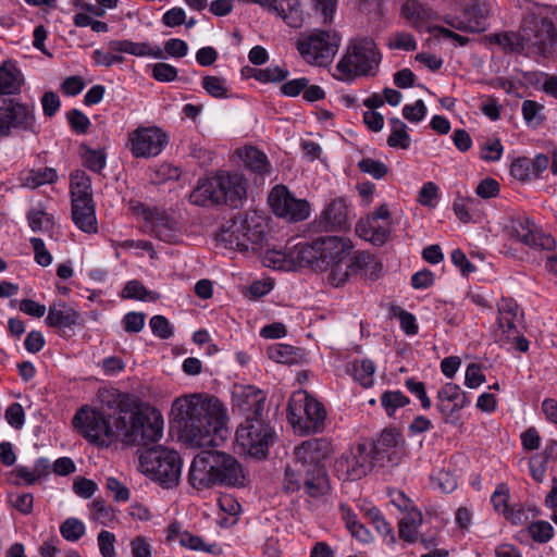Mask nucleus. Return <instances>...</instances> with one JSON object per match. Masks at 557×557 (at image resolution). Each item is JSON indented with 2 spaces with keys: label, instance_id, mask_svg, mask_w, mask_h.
<instances>
[{
  "label": "nucleus",
  "instance_id": "nucleus-60",
  "mask_svg": "<svg viewBox=\"0 0 557 557\" xmlns=\"http://www.w3.org/2000/svg\"><path fill=\"white\" fill-rule=\"evenodd\" d=\"M500 190L499 183L492 177L482 180L475 188V194L483 199L497 197Z\"/></svg>",
  "mask_w": 557,
  "mask_h": 557
},
{
  "label": "nucleus",
  "instance_id": "nucleus-62",
  "mask_svg": "<svg viewBox=\"0 0 557 557\" xmlns=\"http://www.w3.org/2000/svg\"><path fill=\"white\" fill-rule=\"evenodd\" d=\"M146 314L143 312H128L123 318V327L127 333H138L145 325Z\"/></svg>",
  "mask_w": 557,
  "mask_h": 557
},
{
  "label": "nucleus",
  "instance_id": "nucleus-14",
  "mask_svg": "<svg viewBox=\"0 0 557 557\" xmlns=\"http://www.w3.org/2000/svg\"><path fill=\"white\" fill-rule=\"evenodd\" d=\"M341 37L336 32L314 29L297 40L301 58L311 65L327 66L338 51Z\"/></svg>",
  "mask_w": 557,
  "mask_h": 557
},
{
  "label": "nucleus",
  "instance_id": "nucleus-17",
  "mask_svg": "<svg viewBox=\"0 0 557 557\" xmlns=\"http://www.w3.org/2000/svg\"><path fill=\"white\" fill-rule=\"evenodd\" d=\"M265 400L267 394L253 385L235 384L233 387V411H238L245 419L267 416Z\"/></svg>",
  "mask_w": 557,
  "mask_h": 557
},
{
  "label": "nucleus",
  "instance_id": "nucleus-20",
  "mask_svg": "<svg viewBox=\"0 0 557 557\" xmlns=\"http://www.w3.org/2000/svg\"><path fill=\"white\" fill-rule=\"evenodd\" d=\"M510 235L531 248L554 250L556 246V240L552 235L545 234L541 230L532 228L528 219L515 221Z\"/></svg>",
  "mask_w": 557,
  "mask_h": 557
},
{
  "label": "nucleus",
  "instance_id": "nucleus-44",
  "mask_svg": "<svg viewBox=\"0 0 557 557\" xmlns=\"http://www.w3.org/2000/svg\"><path fill=\"white\" fill-rule=\"evenodd\" d=\"M331 272L327 276V281L334 287L344 285L350 275H355L350 268H348V258L345 261H338L336 264H332L329 269Z\"/></svg>",
  "mask_w": 557,
  "mask_h": 557
},
{
  "label": "nucleus",
  "instance_id": "nucleus-8",
  "mask_svg": "<svg viewBox=\"0 0 557 557\" xmlns=\"http://www.w3.org/2000/svg\"><path fill=\"white\" fill-rule=\"evenodd\" d=\"M382 60V54L373 38L356 37L347 46L345 54L336 64L339 79L351 82L358 76H374Z\"/></svg>",
  "mask_w": 557,
  "mask_h": 557
},
{
  "label": "nucleus",
  "instance_id": "nucleus-36",
  "mask_svg": "<svg viewBox=\"0 0 557 557\" xmlns=\"http://www.w3.org/2000/svg\"><path fill=\"white\" fill-rule=\"evenodd\" d=\"M389 318H397L400 323V329L407 335H417L419 332V326L417 323L416 317L403 309L400 306L392 304L388 308Z\"/></svg>",
  "mask_w": 557,
  "mask_h": 557
},
{
  "label": "nucleus",
  "instance_id": "nucleus-30",
  "mask_svg": "<svg viewBox=\"0 0 557 557\" xmlns=\"http://www.w3.org/2000/svg\"><path fill=\"white\" fill-rule=\"evenodd\" d=\"M364 518L373 524L374 529L380 533L387 544L394 545L396 543V536L394 529L389 522L381 513L380 509L372 506L369 508H362Z\"/></svg>",
  "mask_w": 557,
  "mask_h": 557
},
{
  "label": "nucleus",
  "instance_id": "nucleus-25",
  "mask_svg": "<svg viewBox=\"0 0 557 557\" xmlns=\"http://www.w3.org/2000/svg\"><path fill=\"white\" fill-rule=\"evenodd\" d=\"M72 205V220L85 233H97V219L94 200H76Z\"/></svg>",
  "mask_w": 557,
  "mask_h": 557
},
{
  "label": "nucleus",
  "instance_id": "nucleus-9",
  "mask_svg": "<svg viewBox=\"0 0 557 557\" xmlns=\"http://www.w3.org/2000/svg\"><path fill=\"white\" fill-rule=\"evenodd\" d=\"M154 442H151L153 444ZM140 446L139 466L143 472L151 475L163 487L176 485L181 475L182 460L180 454L161 445Z\"/></svg>",
  "mask_w": 557,
  "mask_h": 557
},
{
  "label": "nucleus",
  "instance_id": "nucleus-54",
  "mask_svg": "<svg viewBox=\"0 0 557 557\" xmlns=\"http://www.w3.org/2000/svg\"><path fill=\"white\" fill-rule=\"evenodd\" d=\"M509 488L507 484L500 483L496 486L492 495V503L496 511L507 515L508 512Z\"/></svg>",
  "mask_w": 557,
  "mask_h": 557
},
{
  "label": "nucleus",
  "instance_id": "nucleus-38",
  "mask_svg": "<svg viewBox=\"0 0 557 557\" xmlns=\"http://www.w3.org/2000/svg\"><path fill=\"white\" fill-rule=\"evenodd\" d=\"M289 75V71L286 66H269L265 69L253 70V78L260 83H282Z\"/></svg>",
  "mask_w": 557,
  "mask_h": 557
},
{
  "label": "nucleus",
  "instance_id": "nucleus-50",
  "mask_svg": "<svg viewBox=\"0 0 557 557\" xmlns=\"http://www.w3.org/2000/svg\"><path fill=\"white\" fill-rule=\"evenodd\" d=\"M202 88L213 98H226L227 88L225 79L219 76L207 75L202 77Z\"/></svg>",
  "mask_w": 557,
  "mask_h": 557
},
{
  "label": "nucleus",
  "instance_id": "nucleus-40",
  "mask_svg": "<svg viewBox=\"0 0 557 557\" xmlns=\"http://www.w3.org/2000/svg\"><path fill=\"white\" fill-rule=\"evenodd\" d=\"M123 298L138 299L145 301L147 299L156 300V296L149 292L145 285L137 280H132L126 283L122 292Z\"/></svg>",
  "mask_w": 557,
  "mask_h": 557
},
{
  "label": "nucleus",
  "instance_id": "nucleus-63",
  "mask_svg": "<svg viewBox=\"0 0 557 557\" xmlns=\"http://www.w3.org/2000/svg\"><path fill=\"white\" fill-rule=\"evenodd\" d=\"M437 197H438L437 185L433 182H428L421 187V189L419 191V196H418V201L422 206L434 208L435 200L437 199Z\"/></svg>",
  "mask_w": 557,
  "mask_h": 557
},
{
  "label": "nucleus",
  "instance_id": "nucleus-51",
  "mask_svg": "<svg viewBox=\"0 0 557 557\" xmlns=\"http://www.w3.org/2000/svg\"><path fill=\"white\" fill-rule=\"evenodd\" d=\"M406 388L414 395L421 403V407L424 410H429L432 406V401L426 394L425 384L421 381H417L414 377H409L405 381Z\"/></svg>",
  "mask_w": 557,
  "mask_h": 557
},
{
  "label": "nucleus",
  "instance_id": "nucleus-19",
  "mask_svg": "<svg viewBox=\"0 0 557 557\" xmlns=\"http://www.w3.org/2000/svg\"><path fill=\"white\" fill-rule=\"evenodd\" d=\"M401 434L396 429H384L376 440H368L372 458L377 467H386L395 462L396 447Z\"/></svg>",
  "mask_w": 557,
  "mask_h": 557
},
{
  "label": "nucleus",
  "instance_id": "nucleus-35",
  "mask_svg": "<svg viewBox=\"0 0 557 557\" xmlns=\"http://www.w3.org/2000/svg\"><path fill=\"white\" fill-rule=\"evenodd\" d=\"M380 401L386 414L392 418L397 409L410 404V398L400 391H385L382 393Z\"/></svg>",
  "mask_w": 557,
  "mask_h": 557
},
{
  "label": "nucleus",
  "instance_id": "nucleus-55",
  "mask_svg": "<svg viewBox=\"0 0 557 557\" xmlns=\"http://www.w3.org/2000/svg\"><path fill=\"white\" fill-rule=\"evenodd\" d=\"M58 178L57 171L52 168H45L44 170L33 171L32 176L27 178V184L33 187H38L44 184H51Z\"/></svg>",
  "mask_w": 557,
  "mask_h": 557
},
{
  "label": "nucleus",
  "instance_id": "nucleus-5",
  "mask_svg": "<svg viewBox=\"0 0 557 557\" xmlns=\"http://www.w3.org/2000/svg\"><path fill=\"white\" fill-rule=\"evenodd\" d=\"M188 481L197 490L214 485L239 487L245 485V475L239 461L230 454L208 450L194 458Z\"/></svg>",
  "mask_w": 557,
  "mask_h": 557
},
{
  "label": "nucleus",
  "instance_id": "nucleus-27",
  "mask_svg": "<svg viewBox=\"0 0 557 557\" xmlns=\"http://www.w3.org/2000/svg\"><path fill=\"white\" fill-rule=\"evenodd\" d=\"M401 15L410 21L417 30L421 32L424 25L433 18L434 12L419 0H407L401 5Z\"/></svg>",
  "mask_w": 557,
  "mask_h": 557
},
{
  "label": "nucleus",
  "instance_id": "nucleus-6",
  "mask_svg": "<svg viewBox=\"0 0 557 557\" xmlns=\"http://www.w3.org/2000/svg\"><path fill=\"white\" fill-rule=\"evenodd\" d=\"M247 199V181L237 172L218 171L213 176L199 180L190 194L196 206L225 205L237 209Z\"/></svg>",
  "mask_w": 557,
  "mask_h": 557
},
{
  "label": "nucleus",
  "instance_id": "nucleus-37",
  "mask_svg": "<svg viewBox=\"0 0 557 557\" xmlns=\"http://www.w3.org/2000/svg\"><path fill=\"white\" fill-rule=\"evenodd\" d=\"M268 357L277 363L293 364L297 362L298 352L294 346L276 344L268 348Z\"/></svg>",
  "mask_w": 557,
  "mask_h": 557
},
{
  "label": "nucleus",
  "instance_id": "nucleus-10",
  "mask_svg": "<svg viewBox=\"0 0 557 557\" xmlns=\"http://www.w3.org/2000/svg\"><path fill=\"white\" fill-rule=\"evenodd\" d=\"M287 420L301 434L319 433L325 428L326 410L308 393L293 395L287 403Z\"/></svg>",
  "mask_w": 557,
  "mask_h": 557
},
{
  "label": "nucleus",
  "instance_id": "nucleus-31",
  "mask_svg": "<svg viewBox=\"0 0 557 557\" xmlns=\"http://www.w3.org/2000/svg\"><path fill=\"white\" fill-rule=\"evenodd\" d=\"M243 161L248 170L260 176L271 173V164L265 153L255 147L245 149Z\"/></svg>",
  "mask_w": 557,
  "mask_h": 557
},
{
  "label": "nucleus",
  "instance_id": "nucleus-3",
  "mask_svg": "<svg viewBox=\"0 0 557 557\" xmlns=\"http://www.w3.org/2000/svg\"><path fill=\"white\" fill-rule=\"evenodd\" d=\"M332 451V443L325 437L310 438L295 447V457L285 468L283 491L292 494L304 488L312 498L326 495L331 485L324 460Z\"/></svg>",
  "mask_w": 557,
  "mask_h": 557
},
{
  "label": "nucleus",
  "instance_id": "nucleus-2",
  "mask_svg": "<svg viewBox=\"0 0 557 557\" xmlns=\"http://www.w3.org/2000/svg\"><path fill=\"white\" fill-rule=\"evenodd\" d=\"M181 438L194 447L214 445V436L227 432V412L214 395L191 394L178 397L172 406Z\"/></svg>",
  "mask_w": 557,
  "mask_h": 557
},
{
  "label": "nucleus",
  "instance_id": "nucleus-49",
  "mask_svg": "<svg viewBox=\"0 0 557 557\" xmlns=\"http://www.w3.org/2000/svg\"><path fill=\"white\" fill-rule=\"evenodd\" d=\"M543 106L534 100H524L522 102V115L524 121L534 127H537L544 121V116L540 114Z\"/></svg>",
  "mask_w": 557,
  "mask_h": 557
},
{
  "label": "nucleus",
  "instance_id": "nucleus-48",
  "mask_svg": "<svg viewBox=\"0 0 557 557\" xmlns=\"http://www.w3.org/2000/svg\"><path fill=\"white\" fill-rule=\"evenodd\" d=\"M532 540L536 543H547L554 535V529L547 521H535L528 527Z\"/></svg>",
  "mask_w": 557,
  "mask_h": 557
},
{
  "label": "nucleus",
  "instance_id": "nucleus-52",
  "mask_svg": "<svg viewBox=\"0 0 557 557\" xmlns=\"http://www.w3.org/2000/svg\"><path fill=\"white\" fill-rule=\"evenodd\" d=\"M67 122L76 134H86L90 127L88 116L78 109H72L66 113Z\"/></svg>",
  "mask_w": 557,
  "mask_h": 557
},
{
  "label": "nucleus",
  "instance_id": "nucleus-33",
  "mask_svg": "<svg viewBox=\"0 0 557 557\" xmlns=\"http://www.w3.org/2000/svg\"><path fill=\"white\" fill-rule=\"evenodd\" d=\"M391 134L387 137V145L391 148L408 149L410 147V136L407 132V125L398 117H391Z\"/></svg>",
  "mask_w": 557,
  "mask_h": 557
},
{
  "label": "nucleus",
  "instance_id": "nucleus-32",
  "mask_svg": "<svg viewBox=\"0 0 557 557\" xmlns=\"http://www.w3.org/2000/svg\"><path fill=\"white\" fill-rule=\"evenodd\" d=\"M490 14V4L485 0H471L463 7L462 15L471 23L480 26V32L485 28V20Z\"/></svg>",
  "mask_w": 557,
  "mask_h": 557
},
{
  "label": "nucleus",
  "instance_id": "nucleus-1",
  "mask_svg": "<svg viewBox=\"0 0 557 557\" xmlns=\"http://www.w3.org/2000/svg\"><path fill=\"white\" fill-rule=\"evenodd\" d=\"M72 423L89 443L106 448L117 441L127 446H145L158 442L163 431L161 412L126 393L119 394L113 405L108 401V410L81 407Z\"/></svg>",
  "mask_w": 557,
  "mask_h": 557
},
{
  "label": "nucleus",
  "instance_id": "nucleus-43",
  "mask_svg": "<svg viewBox=\"0 0 557 557\" xmlns=\"http://www.w3.org/2000/svg\"><path fill=\"white\" fill-rule=\"evenodd\" d=\"M81 149H85L84 165L92 172L100 173L106 166V152L91 149L86 145H82Z\"/></svg>",
  "mask_w": 557,
  "mask_h": 557
},
{
  "label": "nucleus",
  "instance_id": "nucleus-21",
  "mask_svg": "<svg viewBox=\"0 0 557 557\" xmlns=\"http://www.w3.org/2000/svg\"><path fill=\"white\" fill-rule=\"evenodd\" d=\"M141 208L145 221L153 224L156 236L165 243H175L178 232L177 220L171 216L165 210H161L157 207L149 208L141 206Z\"/></svg>",
  "mask_w": 557,
  "mask_h": 557
},
{
  "label": "nucleus",
  "instance_id": "nucleus-26",
  "mask_svg": "<svg viewBox=\"0 0 557 557\" xmlns=\"http://www.w3.org/2000/svg\"><path fill=\"white\" fill-rule=\"evenodd\" d=\"M111 51L119 53H129L136 57H153L156 59L163 58L161 48H152L148 42H134L132 40H111L108 44Z\"/></svg>",
  "mask_w": 557,
  "mask_h": 557
},
{
  "label": "nucleus",
  "instance_id": "nucleus-56",
  "mask_svg": "<svg viewBox=\"0 0 557 557\" xmlns=\"http://www.w3.org/2000/svg\"><path fill=\"white\" fill-rule=\"evenodd\" d=\"M11 476H14L11 482L13 485H21L22 481L25 485H33L39 480V475L34 470H29L27 467L17 466L11 471Z\"/></svg>",
  "mask_w": 557,
  "mask_h": 557
},
{
  "label": "nucleus",
  "instance_id": "nucleus-59",
  "mask_svg": "<svg viewBox=\"0 0 557 557\" xmlns=\"http://www.w3.org/2000/svg\"><path fill=\"white\" fill-rule=\"evenodd\" d=\"M504 147L500 139L487 140L482 146L481 159L484 161L495 162L503 156Z\"/></svg>",
  "mask_w": 557,
  "mask_h": 557
},
{
  "label": "nucleus",
  "instance_id": "nucleus-7",
  "mask_svg": "<svg viewBox=\"0 0 557 557\" xmlns=\"http://www.w3.org/2000/svg\"><path fill=\"white\" fill-rule=\"evenodd\" d=\"M216 239L225 248L257 251L268 240L267 220L257 212H238L223 225Z\"/></svg>",
  "mask_w": 557,
  "mask_h": 557
},
{
  "label": "nucleus",
  "instance_id": "nucleus-22",
  "mask_svg": "<svg viewBox=\"0 0 557 557\" xmlns=\"http://www.w3.org/2000/svg\"><path fill=\"white\" fill-rule=\"evenodd\" d=\"M314 231H335L349 227L347 203L344 198L333 199L323 210L319 220L312 223Z\"/></svg>",
  "mask_w": 557,
  "mask_h": 557
},
{
  "label": "nucleus",
  "instance_id": "nucleus-4",
  "mask_svg": "<svg viewBox=\"0 0 557 557\" xmlns=\"http://www.w3.org/2000/svg\"><path fill=\"white\" fill-rule=\"evenodd\" d=\"M354 246L350 239L325 235L311 243H299L287 253L282 251H267L264 258L268 267L273 269H292L310 267L314 271H327L332 264L345 261L351 253Z\"/></svg>",
  "mask_w": 557,
  "mask_h": 557
},
{
  "label": "nucleus",
  "instance_id": "nucleus-58",
  "mask_svg": "<svg viewBox=\"0 0 557 557\" xmlns=\"http://www.w3.org/2000/svg\"><path fill=\"white\" fill-rule=\"evenodd\" d=\"M309 83L310 81L307 77L294 78L284 82L280 87V91L283 96L294 98L304 92V89L307 87V84Z\"/></svg>",
  "mask_w": 557,
  "mask_h": 557
},
{
  "label": "nucleus",
  "instance_id": "nucleus-53",
  "mask_svg": "<svg viewBox=\"0 0 557 557\" xmlns=\"http://www.w3.org/2000/svg\"><path fill=\"white\" fill-rule=\"evenodd\" d=\"M149 325L152 333L162 339H168L173 335V327L164 315H153Z\"/></svg>",
  "mask_w": 557,
  "mask_h": 557
},
{
  "label": "nucleus",
  "instance_id": "nucleus-41",
  "mask_svg": "<svg viewBox=\"0 0 557 557\" xmlns=\"http://www.w3.org/2000/svg\"><path fill=\"white\" fill-rule=\"evenodd\" d=\"M358 169L362 173H367L375 180L385 177L389 172V168L384 162L371 158L361 159L358 162Z\"/></svg>",
  "mask_w": 557,
  "mask_h": 557
},
{
  "label": "nucleus",
  "instance_id": "nucleus-23",
  "mask_svg": "<svg viewBox=\"0 0 557 557\" xmlns=\"http://www.w3.org/2000/svg\"><path fill=\"white\" fill-rule=\"evenodd\" d=\"M348 268L355 275L360 274L370 281H376L381 275L383 265L372 253L357 251L352 257H348Z\"/></svg>",
  "mask_w": 557,
  "mask_h": 557
},
{
  "label": "nucleus",
  "instance_id": "nucleus-28",
  "mask_svg": "<svg viewBox=\"0 0 557 557\" xmlns=\"http://www.w3.org/2000/svg\"><path fill=\"white\" fill-rule=\"evenodd\" d=\"M63 309L50 307L46 323L50 327L64 329L76 325L81 319V314L75 309L69 307L65 302H61Z\"/></svg>",
  "mask_w": 557,
  "mask_h": 557
},
{
  "label": "nucleus",
  "instance_id": "nucleus-16",
  "mask_svg": "<svg viewBox=\"0 0 557 557\" xmlns=\"http://www.w3.org/2000/svg\"><path fill=\"white\" fill-rule=\"evenodd\" d=\"M269 203L276 216L290 222L304 221L310 213L309 202L305 199H296L284 185H276L272 188Z\"/></svg>",
  "mask_w": 557,
  "mask_h": 557
},
{
  "label": "nucleus",
  "instance_id": "nucleus-46",
  "mask_svg": "<svg viewBox=\"0 0 557 557\" xmlns=\"http://www.w3.org/2000/svg\"><path fill=\"white\" fill-rule=\"evenodd\" d=\"M491 42L499 45L507 49L509 52L522 53L520 45V32L518 34L500 33L493 34L490 37Z\"/></svg>",
  "mask_w": 557,
  "mask_h": 557
},
{
  "label": "nucleus",
  "instance_id": "nucleus-61",
  "mask_svg": "<svg viewBox=\"0 0 557 557\" xmlns=\"http://www.w3.org/2000/svg\"><path fill=\"white\" fill-rule=\"evenodd\" d=\"M35 255V261L41 267H48L52 262L51 253L46 249L45 243L39 237H32L29 239Z\"/></svg>",
  "mask_w": 557,
  "mask_h": 557
},
{
  "label": "nucleus",
  "instance_id": "nucleus-24",
  "mask_svg": "<svg viewBox=\"0 0 557 557\" xmlns=\"http://www.w3.org/2000/svg\"><path fill=\"white\" fill-rule=\"evenodd\" d=\"M24 76L16 63L5 60L0 65V96H14L21 92Z\"/></svg>",
  "mask_w": 557,
  "mask_h": 557
},
{
  "label": "nucleus",
  "instance_id": "nucleus-12",
  "mask_svg": "<svg viewBox=\"0 0 557 557\" xmlns=\"http://www.w3.org/2000/svg\"><path fill=\"white\" fill-rule=\"evenodd\" d=\"M275 432L267 416L245 419L236 430V443L244 453L256 459H265L274 443Z\"/></svg>",
  "mask_w": 557,
  "mask_h": 557
},
{
  "label": "nucleus",
  "instance_id": "nucleus-39",
  "mask_svg": "<svg viewBox=\"0 0 557 557\" xmlns=\"http://www.w3.org/2000/svg\"><path fill=\"white\" fill-rule=\"evenodd\" d=\"M62 537L69 542H76L85 534V524L76 518H67L60 525Z\"/></svg>",
  "mask_w": 557,
  "mask_h": 557
},
{
  "label": "nucleus",
  "instance_id": "nucleus-13",
  "mask_svg": "<svg viewBox=\"0 0 557 557\" xmlns=\"http://www.w3.org/2000/svg\"><path fill=\"white\" fill-rule=\"evenodd\" d=\"M14 131L38 134L35 106L14 97H0V138Z\"/></svg>",
  "mask_w": 557,
  "mask_h": 557
},
{
  "label": "nucleus",
  "instance_id": "nucleus-18",
  "mask_svg": "<svg viewBox=\"0 0 557 557\" xmlns=\"http://www.w3.org/2000/svg\"><path fill=\"white\" fill-rule=\"evenodd\" d=\"M341 469H345L351 480H358L366 476L373 467H377L372 458L371 448L368 440H363L344 454L337 461Z\"/></svg>",
  "mask_w": 557,
  "mask_h": 557
},
{
  "label": "nucleus",
  "instance_id": "nucleus-11",
  "mask_svg": "<svg viewBox=\"0 0 557 557\" xmlns=\"http://www.w3.org/2000/svg\"><path fill=\"white\" fill-rule=\"evenodd\" d=\"M557 44V28L548 17L530 15L520 27V45L525 55L547 57Z\"/></svg>",
  "mask_w": 557,
  "mask_h": 557
},
{
  "label": "nucleus",
  "instance_id": "nucleus-45",
  "mask_svg": "<svg viewBox=\"0 0 557 557\" xmlns=\"http://www.w3.org/2000/svg\"><path fill=\"white\" fill-rule=\"evenodd\" d=\"M531 164V159L528 157L515 159L510 164V175L522 183L531 181L533 177Z\"/></svg>",
  "mask_w": 557,
  "mask_h": 557
},
{
  "label": "nucleus",
  "instance_id": "nucleus-47",
  "mask_svg": "<svg viewBox=\"0 0 557 557\" xmlns=\"http://www.w3.org/2000/svg\"><path fill=\"white\" fill-rule=\"evenodd\" d=\"M357 233L360 235L370 234V240L377 246L384 245L389 237V230L383 226H375L372 223H369L368 226L358 224L356 227Z\"/></svg>",
  "mask_w": 557,
  "mask_h": 557
},
{
  "label": "nucleus",
  "instance_id": "nucleus-42",
  "mask_svg": "<svg viewBox=\"0 0 557 557\" xmlns=\"http://www.w3.org/2000/svg\"><path fill=\"white\" fill-rule=\"evenodd\" d=\"M180 544L183 547L193 549V550H205L211 554H216L218 544H206L199 535H195L188 531H184L182 533V537L180 540Z\"/></svg>",
  "mask_w": 557,
  "mask_h": 557
},
{
  "label": "nucleus",
  "instance_id": "nucleus-57",
  "mask_svg": "<svg viewBox=\"0 0 557 557\" xmlns=\"http://www.w3.org/2000/svg\"><path fill=\"white\" fill-rule=\"evenodd\" d=\"M152 77L158 82H173L177 77V69L169 63H156L152 66Z\"/></svg>",
  "mask_w": 557,
  "mask_h": 557
},
{
  "label": "nucleus",
  "instance_id": "nucleus-15",
  "mask_svg": "<svg viewBox=\"0 0 557 557\" xmlns=\"http://www.w3.org/2000/svg\"><path fill=\"white\" fill-rule=\"evenodd\" d=\"M129 150L134 158H151L161 153L169 136L157 126H139L128 134Z\"/></svg>",
  "mask_w": 557,
  "mask_h": 557
},
{
  "label": "nucleus",
  "instance_id": "nucleus-64",
  "mask_svg": "<svg viewBox=\"0 0 557 557\" xmlns=\"http://www.w3.org/2000/svg\"><path fill=\"white\" fill-rule=\"evenodd\" d=\"M114 543H115V535L112 532L102 530L98 534V544L100 553L103 557H115V549H114Z\"/></svg>",
  "mask_w": 557,
  "mask_h": 557
},
{
  "label": "nucleus",
  "instance_id": "nucleus-34",
  "mask_svg": "<svg viewBox=\"0 0 557 557\" xmlns=\"http://www.w3.org/2000/svg\"><path fill=\"white\" fill-rule=\"evenodd\" d=\"M349 372L361 386L368 388L373 385L375 366L372 360L363 359L361 361H355Z\"/></svg>",
  "mask_w": 557,
  "mask_h": 557
},
{
  "label": "nucleus",
  "instance_id": "nucleus-29",
  "mask_svg": "<svg viewBox=\"0 0 557 557\" xmlns=\"http://www.w3.org/2000/svg\"><path fill=\"white\" fill-rule=\"evenodd\" d=\"M71 203L76 200L89 201L92 199L91 180L83 170H75L70 175Z\"/></svg>",
  "mask_w": 557,
  "mask_h": 557
}]
</instances>
